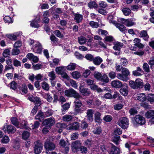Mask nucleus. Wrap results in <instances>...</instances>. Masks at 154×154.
<instances>
[{"label":"nucleus","mask_w":154,"mask_h":154,"mask_svg":"<svg viewBox=\"0 0 154 154\" xmlns=\"http://www.w3.org/2000/svg\"><path fill=\"white\" fill-rule=\"evenodd\" d=\"M131 122L133 126L137 127L139 125H143L145 123V119L143 116L140 115H136L132 119Z\"/></svg>","instance_id":"obj_1"},{"label":"nucleus","mask_w":154,"mask_h":154,"mask_svg":"<svg viewBox=\"0 0 154 154\" xmlns=\"http://www.w3.org/2000/svg\"><path fill=\"white\" fill-rule=\"evenodd\" d=\"M143 81L140 79H137L134 82L130 81L129 82V85L130 87L134 89H137L139 88H142L143 86Z\"/></svg>","instance_id":"obj_2"},{"label":"nucleus","mask_w":154,"mask_h":154,"mask_svg":"<svg viewBox=\"0 0 154 154\" xmlns=\"http://www.w3.org/2000/svg\"><path fill=\"white\" fill-rule=\"evenodd\" d=\"M117 124L124 129H127L129 125V120L126 117H122L119 119Z\"/></svg>","instance_id":"obj_3"},{"label":"nucleus","mask_w":154,"mask_h":154,"mask_svg":"<svg viewBox=\"0 0 154 154\" xmlns=\"http://www.w3.org/2000/svg\"><path fill=\"white\" fill-rule=\"evenodd\" d=\"M64 93L68 97H73L75 98H80L81 97L79 94L72 88L65 90Z\"/></svg>","instance_id":"obj_4"},{"label":"nucleus","mask_w":154,"mask_h":154,"mask_svg":"<svg viewBox=\"0 0 154 154\" xmlns=\"http://www.w3.org/2000/svg\"><path fill=\"white\" fill-rule=\"evenodd\" d=\"M44 147L47 151H52L55 149L56 146L49 139H47L45 143Z\"/></svg>","instance_id":"obj_5"},{"label":"nucleus","mask_w":154,"mask_h":154,"mask_svg":"<svg viewBox=\"0 0 154 154\" xmlns=\"http://www.w3.org/2000/svg\"><path fill=\"white\" fill-rule=\"evenodd\" d=\"M110 146L108 152L109 154H120L122 153L121 149L112 143H110Z\"/></svg>","instance_id":"obj_6"},{"label":"nucleus","mask_w":154,"mask_h":154,"mask_svg":"<svg viewBox=\"0 0 154 154\" xmlns=\"http://www.w3.org/2000/svg\"><path fill=\"white\" fill-rule=\"evenodd\" d=\"M34 152L36 154H39L42 149V144L40 141H37L34 142Z\"/></svg>","instance_id":"obj_7"},{"label":"nucleus","mask_w":154,"mask_h":154,"mask_svg":"<svg viewBox=\"0 0 154 154\" xmlns=\"http://www.w3.org/2000/svg\"><path fill=\"white\" fill-rule=\"evenodd\" d=\"M42 48L41 44L38 42H35V45L33 46L32 49L34 52L40 54L42 51Z\"/></svg>","instance_id":"obj_8"},{"label":"nucleus","mask_w":154,"mask_h":154,"mask_svg":"<svg viewBox=\"0 0 154 154\" xmlns=\"http://www.w3.org/2000/svg\"><path fill=\"white\" fill-rule=\"evenodd\" d=\"M81 145L80 142L79 140H76L72 143L71 147L72 151L74 152H77L79 151Z\"/></svg>","instance_id":"obj_9"},{"label":"nucleus","mask_w":154,"mask_h":154,"mask_svg":"<svg viewBox=\"0 0 154 154\" xmlns=\"http://www.w3.org/2000/svg\"><path fill=\"white\" fill-rule=\"evenodd\" d=\"M55 121L53 118H50L45 120L43 123L44 125L50 127L53 125L55 123Z\"/></svg>","instance_id":"obj_10"},{"label":"nucleus","mask_w":154,"mask_h":154,"mask_svg":"<svg viewBox=\"0 0 154 154\" xmlns=\"http://www.w3.org/2000/svg\"><path fill=\"white\" fill-rule=\"evenodd\" d=\"M2 130L5 132L7 131L8 134L14 133L16 130L15 128L11 125H7L6 127L4 126Z\"/></svg>","instance_id":"obj_11"},{"label":"nucleus","mask_w":154,"mask_h":154,"mask_svg":"<svg viewBox=\"0 0 154 154\" xmlns=\"http://www.w3.org/2000/svg\"><path fill=\"white\" fill-rule=\"evenodd\" d=\"M94 111L92 109H88L86 111V117L89 122H91L93 120Z\"/></svg>","instance_id":"obj_12"},{"label":"nucleus","mask_w":154,"mask_h":154,"mask_svg":"<svg viewBox=\"0 0 154 154\" xmlns=\"http://www.w3.org/2000/svg\"><path fill=\"white\" fill-rule=\"evenodd\" d=\"M79 91L80 94L83 96H88L91 93L89 89L88 88H83L82 86H80L79 87Z\"/></svg>","instance_id":"obj_13"},{"label":"nucleus","mask_w":154,"mask_h":154,"mask_svg":"<svg viewBox=\"0 0 154 154\" xmlns=\"http://www.w3.org/2000/svg\"><path fill=\"white\" fill-rule=\"evenodd\" d=\"M121 21L123 24L128 27L132 26L135 24V23L133 22L131 19H121Z\"/></svg>","instance_id":"obj_14"},{"label":"nucleus","mask_w":154,"mask_h":154,"mask_svg":"<svg viewBox=\"0 0 154 154\" xmlns=\"http://www.w3.org/2000/svg\"><path fill=\"white\" fill-rule=\"evenodd\" d=\"M20 33L19 32H15L13 34H7L5 36L9 39L15 41L17 39V37H18Z\"/></svg>","instance_id":"obj_15"},{"label":"nucleus","mask_w":154,"mask_h":154,"mask_svg":"<svg viewBox=\"0 0 154 154\" xmlns=\"http://www.w3.org/2000/svg\"><path fill=\"white\" fill-rule=\"evenodd\" d=\"M120 93L123 96H126L128 93V86L127 84H124L122 88L120 89Z\"/></svg>","instance_id":"obj_16"},{"label":"nucleus","mask_w":154,"mask_h":154,"mask_svg":"<svg viewBox=\"0 0 154 154\" xmlns=\"http://www.w3.org/2000/svg\"><path fill=\"white\" fill-rule=\"evenodd\" d=\"M112 86L115 88H121L122 86V82L118 80H115L111 82Z\"/></svg>","instance_id":"obj_17"},{"label":"nucleus","mask_w":154,"mask_h":154,"mask_svg":"<svg viewBox=\"0 0 154 154\" xmlns=\"http://www.w3.org/2000/svg\"><path fill=\"white\" fill-rule=\"evenodd\" d=\"M140 37L142 38L144 40L146 41H147L149 38V36L146 30H142L140 32Z\"/></svg>","instance_id":"obj_18"},{"label":"nucleus","mask_w":154,"mask_h":154,"mask_svg":"<svg viewBox=\"0 0 154 154\" xmlns=\"http://www.w3.org/2000/svg\"><path fill=\"white\" fill-rule=\"evenodd\" d=\"M80 126V123L78 122H75L69 127V130H78Z\"/></svg>","instance_id":"obj_19"},{"label":"nucleus","mask_w":154,"mask_h":154,"mask_svg":"<svg viewBox=\"0 0 154 154\" xmlns=\"http://www.w3.org/2000/svg\"><path fill=\"white\" fill-rule=\"evenodd\" d=\"M44 118L45 115L44 113L41 111H40L38 112L35 117L36 119L40 121L43 120Z\"/></svg>","instance_id":"obj_20"},{"label":"nucleus","mask_w":154,"mask_h":154,"mask_svg":"<svg viewBox=\"0 0 154 154\" xmlns=\"http://www.w3.org/2000/svg\"><path fill=\"white\" fill-rule=\"evenodd\" d=\"M114 45L113 47V49L115 50L120 51L123 45V44L119 42H116L114 44Z\"/></svg>","instance_id":"obj_21"},{"label":"nucleus","mask_w":154,"mask_h":154,"mask_svg":"<svg viewBox=\"0 0 154 154\" xmlns=\"http://www.w3.org/2000/svg\"><path fill=\"white\" fill-rule=\"evenodd\" d=\"M140 42V40L138 38H135L133 40V42L135 46L138 48H142L143 47L144 45L141 43Z\"/></svg>","instance_id":"obj_22"},{"label":"nucleus","mask_w":154,"mask_h":154,"mask_svg":"<svg viewBox=\"0 0 154 154\" xmlns=\"http://www.w3.org/2000/svg\"><path fill=\"white\" fill-rule=\"evenodd\" d=\"M103 59L100 57L97 56L94 58L93 62L96 65H99L103 62Z\"/></svg>","instance_id":"obj_23"},{"label":"nucleus","mask_w":154,"mask_h":154,"mask_svg":"<svg viewBox=\"0 0 154 154\" xmlns=\"http://www.w3.org/2000/svg\"><path fill=\"white\" fill-rule=\"evenodd\" d=\"M137 99L139 101H144L146 100V97L145 94L140 93L137 94Z\"/></svg>","instance_id":"obj_24"},{"label":"nucleus","mask_w":154,"mask_h":154,"mask_svg":"<svg viewBox=\"0 0 154 154\" xmlns=\"http://www.w3.org/2000/svg\"><path fill=\"white\" fill-rule=\"evenodd\" d=\"M74 19L77 23L81 22L83 19V16L79 14H76L74 15Z\"/></svg>","instance_id":"obj_25"},{"label":"nucleus","mask_w":154,"mask_h":154,"mask_svg":"<svg viewBox=\"0 0 154 154\" xmlns=\"http://www.w3.org/2000/svg\"><path fill=\"white\" fill-rule=\"evenodd\" d=\"M26 57L28 59H31V58H32V57H34V59H33V60H32V61L35 63L37 62L38 60V57L36 56H35L32 53H28L26 55Z\"/></svg>","instance_id":"obj_26"},{"label":"nucleus","mask_w":154,"mask_h":154,"mask_svg":"<svg viewBox=\"0 0 154 154\" xmlns=\"http://www.w3.org/2000/svg\"><path fill=\"white\" fill-rule=\"evenodd\" d=\"M122 73L128 80V76L130 75V72L127 68H122Z\"/></svg>","instance_id":"obj_27"},{"label":"nucleus","mask_w":154,"mask_h":154,"mask_svg":"<svg viewBox=\"0 0 154 154\" xmlns=\"http://www.w3.org/2000/svg\"><path fill=\"white\" fill-rule=\"evenodd\" d=\"M73 118L72 116L69 115H65L62 117V120L65 122H68L71 121Z\"/></svg>","instance_id":"obj_28"},{"label":"nucleus","mask_w":154,"mask_h":154,"mask_svg":"<svg viewBox=\"0 0 154 154\" xmlns=\"http://www.w3.org/2000/svg\"><path fill=\"white\" fill-rule=\"evenodd\" d=\"M101 114L98 112H96L94 114L95 120L96 122H101V119L100 118Z\"/></svg>","instance_id":"obj_29"},{"label":"nucleus","mask_w":154,"mask_h":154,"mask_svg":"<svg viewBox=\"0 0 154 154\" xmlns=\"http://www.w3.org/2000/svg\"><path fill=\"white\" fill-rule=\"evenodd\" d=\"M70 106V105L68 103H66L62 106V113L64 114L66 113V111L68 110Z\"/></svg>","instance_id":"obj_30"},{"label":"nucleus","mask_w":154,"mask_h":154,"mask_svg":"<svg viewBox=\"0 0 154 154\" xmlns=\"http://www.w3.org/2000/svg\"><path fill=\"white\" fill-rule=\"evenodd\" d=\"M138 144L137 143L133 142L131 141H128L125 143V146L126 148L128 149L129 150H130L131 146L132 145H137Z\"/></svg>","instance_id":"obj_31"},{"label":"nucleus","mask_w":154,"mask_h":154,"mask_svg":"<svg viewBox=\"0 0 154 154\" xmlns=\"http://www.w3.org/2000/svg\"><path fill=\"white\" fill-rule=\"evenodd\" d=\"M71 75L74 79H75L80 78L81 76L80 73L76 71L72 72L71 73Z\"/></svg>","instance_id":"obj_32"},{"label":"nucleus","mask_w":154,"mask_h":154,"mask_svg":"<svg viewBox=\"0 0 154 154\" xmlns=\"http://www.w3.org/2000/svg\"><path fill=\"white\" fill-rule=\"evenodd\" d=\"M116 77L117 78L122 81H127L128 79L125 77L122 73H119L117 75Z\"/></svg>","instance_id":"obj_33"},{"label":"nucleus","mask_w":154,"mask_h":154,"mask_svg":"<svg viewBox=\"0 0 154 154\" xmlns=\"http://www.w3.org/2000/svg\"><path fill=\"white\" fill-rule=\"evenodd\" d=\"M115 26L117 28L122 32L125 31L126 29V27L123 25L119 23H116L115 24Z\"/></svg>","instance_id":"obj_34"},{"label":"nucleus","mask_w":154,"mask_h":154,"mask_svg":"<svg viewBox=\"0 0 154 154\" xmlns=\"http://www.w3.org/2000/svg\"><path fill=\"white\" fill-rule=\"evenodd\" d=\"M154 116V110H151L148 111L145 114L147 118H150Z\"/></svg>","instance_id":"obj_35"},{"label":"nucleus","mask_w":154,"mask_h":154,"mask_svg":"<svg viewBox=\"0 0 154 154\" xmlns=\"http://www.w3.org/2000/svg\"><path fill=\"white\" fill-rule=\"evenodd\" d=\"M42 87V88L46 91H48L49 89V86L48 83L43 82L41 83Z\"/></svg>","instance_id":"obj_36"},{"label":"nucleus","mask_w":154,"mask_h":154,"mask_svg":"<svg viewBox=\"0 0 154 154\" xmlns=\"http://www.w3.org/2000/svg\"><path fill=\"white\" fill-rule=\"evenodd\" d=\"M48 75L49 77L50 80H54L56 78V75L54 71H52L48 73Z\"/></svg>","instance_id":"obj_37"},{"label":"nucleus","mask_w":154,"mask_h":154,"mask_svg":"<svg viewBox=\"0 0 154 154\" xmlns=\"http://www.w3.org/2000/svg\"><path fill=\"white\" fill-rule=\"evenodd\" d=\"M79 98H76L74 102V107H81L82 104L81 101L79 99Z\"/></svg>","instance_id":"obj_38"},{"label":"nucleus","mask_w":154,"mask_h":154,"mask_svg":"<svg viewBox=\"0 0 154 154\" xmlns=\"http://www.w3.org/2000/svg\"><path fill=\"white\" fill-rule=\"evenodd\" d=\"M76 64L74 63H70L69 65L66 66V69L69 70H73L76 67Z\"/></svg>","instance_id":"obj_39"},{"label":"nucleus","mask_w":154,"mask_h":154,"mask_svg":"<svg viewBox=\"0 0 154 154\" xmlns=\"http://www.w3.org/2000/svg\"><path fill=\"white\" fill-rule=\"evenodd\" d=\"M74 114L75 115L81 113L83 112V110H82L81 107H74Z\"/></svg>","instance_id":"obj_40"},{"label":"nucleus","mask_w":154,"mask_h":154,"mask_svg":"<svg viewBox=\"0 0 154 154\" xmlns=\"http://www.w3.org/2000/svg\"><path fill=\"white\" fill-rule=\"evenodd\" d=\"M122 11L125 16H128L131 13V10L128 8H123L122 9Z\"/></svg>","instance_id":"obj_41"},{"label":"nucleus","mask_w":154,"mask_h":154,"mask_svg":"<svg viewBox=\"0 0 154 154\" xmlns=\"http://www.w3.org/2000/svg\"><path fill=\"white\" fill-rule=\"evenodd\" d=\"M147 97L148 100L150 103H152L154 102V94H148L147 96Z\"/></svg>","instance_id":"obj_42"},{"label":"nucleus","mask_w":154,"mask_h":154,"mask_svg":"<svg viewBox=\"0 0 154 154\" xmlns=\"http://www.w3.org/2000/svg\"><path fill=\"white\" fill-rule=\"evenodd\" d=\"M27 122L25 121H23L20 123L19 125L17 127L21 128L27 129Z\"/></svg>","instance_id":"obj_43"},{"label":"nucleus","mask_w":154,"mask_h":154,"mask_svg":"<svg viewBox=\"0 0 154 154\" xmlns=\"http://www.w3.org/2000/svg\"><path fill=\"white\" fill-rule=\"evenodd\" d=\"M78 40L79 43L80 45H83L86 43V39L85 37L81 36L78 38Z\"/></svg>","instance_id":"obj_44"},{"label":"nucleus","mask_w":154,"mask_h":154,"mask_svg":"<svg viewBox=\"0 0 154 154\" xmlns=\"http://www.w3.org/2000/svg\"><path fill=\"white\" fill-rule=\"evenodd\" d=\"M10 141L9 137L7 136H4L1 139V142L2 143L6 144Z\"/></svg>","instance_id":"obj_45"},{"label":"nucleus","mask_w":154,"mask_h":154,"mask_svg":"<svg viewBox=\"0 0 154 154\" xmlns=\"http://www.w3.org/2000/svg\"><path fill=\"white\" fill-rule=\"evenodd\" d=\"M100 81L105 83H107L109 82V79L107 75L106 74H104L102 76Z\"/></svg>","instance_id":"obj_46"},{"label":"nucleus","mask_w":154,"mask_h":154,"mask_svg":"<svg viewBox=\"0 0 154 154\" xmlns=\"http://www.w3.org/2000/svg\"><path fill=\"white\" fill-rule=\"evenodd\" d=\"M64 67L63 66H59L56 68L55 71L56 72L59 74H60L64 71Z\"/></svg>","instance_id":"obj_47"},{"label":"nucleus","mask_w":154,"mask_h":154,"mask_svg":"<svg viewBox=\"0 0 154 154\" xmlns=\"http://www.w3.org/2000/svg\"><path fill=\"white\" fill-rule=\"evenodd\" d=\"M88 6L90 8H96L97 7V5L95 2L94 1H92L89 2L88 4Z\"/></svg>","instance_id":"obj_48"},{"label":"nucleus","mask_w":154,"mask_h":154,"mask_svg":"<svg viewBox=\"0 0 154 154\" xmlns=\"http://www.w3.org/2000/svg\"><path fill=\"white\" fill-rule=\"evenodd\" d=\"M12 124L15 126L17 127L19 125V122L17 119L14 117H12L11 119Z\"/></svg>","instance_id":"obj_49"},{"label":"nucleus","mask_w":154,"mask_h":154,"mask_svg":"<svg viewBox=\"0 0 154 154\" xmlns=\"http://www.w3.org/2000/svg\"><path fill=\"white\" fill-rule=\"evenodd\" d=\"M105 42H111L114 40L113 37L111 35L106 36L104 39Z\"/></svg>","instance_id":"obj_50"},{"label":"nucleus","mask_w":154,"mask_h":154,"mask_svg":"<svg viewBox=\"0 0 154 154\" xmlns=\"http://www.w3.org/2000/svg\"><path fill=\"white\" fill-rule=\"evenodd\" d=\"M102 132V130L100 127H97L95 128L93 131L94 134H95L99 135Z\"/></svg>","instance_id":"obj_51"},{"label":"nucleus","mask_w":154,"mask_h":154,"mask_svg":"<svg viewBox=\"0 0 154 154\" xmlns=\"http://www.w3.org/2000/svg\"><path fill=\"white\" fill-rule=\"evenodd\" d=\"M122 133V130L119 128H117L114 131V134L117 136L121 134Z\"/></svg>","instance_id":"obj_52"},{"label":"nucleus","mask_w":154,"mask_h":154,"mask_svg":"<svg viewBox=\"0 0 154 154\" xmlns=\"http://www.w3.org/2000/svg\"><path fill=\"white\" fill-rule=\"evenodd\" d=\"M22 45V42L21 41L18 40L15 42L14 45V48H20Z\"/></svg>","instance_id":"obj_53"},{"label":"nucleus","mask_w":154,"mask_h":154,"mask_svg":"<svg viewBox=\"0 0 154 154\" xmlns=\"http://www.w3.org/2000/svg\"><path fill=\"white\" fill-rule=\"evenodd\" d=\"M11 89L15 90L17 88V83L15 81H12L9 84Z\"/></svg>","instance_id":"obj_54"},{"label":"nucleus","mask_w":154,"mask_h":154,"mask_svg":"<svg viewBox=\"0 0 154 154\" xmlns=\"http://www.w3.org/2000/svg\"><path fill=\"white\" fill-rule=\"evenodd\" d=\"M120 62L121 65L123 66L126 65L128 63L127 59L124 57L120 59Z\"/></svg>","instance_id":"obj_55"},{"label":"nucleus","mask_w":154,"mask_h":154,"mask_svg":"<svg viewBox=\"0 0 154 154\" xmlns=\"http://www.w3.org/2000/svg\"><path fill=\"white\" fill-rule=\"evenodd\" d=\"M13 63L14 65L16 67L20 66L21 63L20 62L16 59H14L13 60Z\"/></svg>","instance_id":"obj_56"},{"label":"nucleus","mask_w":154,"mask_h":154,"mask_svg":"<svg viewBox=\"0 0 154 154\" xmlns=\"http://www.w3.org/2000/svg\"><path fill=\"white\" fill-rule=\"evenodd\" d=\"M114 16L112 15H109L108 17V20L110 23L115 24L116 23V22L114 20Z\"/></svg>","instance_id":"obj_57"},{"label":"nucleus","mask_w":154,"mask_h":154,"mask_svg":"<svg viewBox=\"0 0 154 154\" xmlns=\"http://www.w3.org/2000/svg\"><path fill=\"white\" fill-rule=\"evenodd\" d=\"M120 140V136L115 137L112 140V141L117 145H119Z\"/></svg>","instance_id":"obj_58"},{"label":"nucleus","mask_w":154,"mask_h":154,"mask_svg":"<svg viewBox=\"0 0 154 154\" xmlns=\"http://www.w3.org/2000/svg\"><path fill=\"white\" fill-rule=\"evenodd\" d=\"M29 135V133L28 132L25 131L22 134V137L23 139L26 140L28 138Z\"/></svg>","instance_id":"obj_59"},{"label":"nucleus","mask_w":154,"mask_h":154,"mask_svg":"<svg viewBox=\"0 0 154 154\" xmlns=\"http://www.w3.org/2000/svg\"><path fill=\"white\" fill-rule=\"evenodd\" d=\"M90 88L94 90H97L98 92H101L102 91L101 89L99 88L96 85L93 84V85L90 86Z\"/></svg>","instance_id":"obj_60"},{"label":"nucleus","mask_w":154,"mask_h":154,"mask_svg":"<svg viewBox=\"0 0 154 154\" xmlns=\"http://www.w3.org/2000/svg\"><path fill=\"white\" fill-rule=\"evenodd\" d=\"M30 26L32 27L37 28L39 26L37 21L33 20L31 22Z\"/></svg>","instance_id":"obj_61"},{"label":"nucleus","mask_w":154,"mask_h":154,"mask_svg":"<svg viewBox=\"0 0 154 154\" xmlns=\"http://www.w3.org/2000/svg\"><path fill=\"white\" fill-rule=\"evenodd\" d=\"M69 82L70 83L71 86L73 88L77 89L78 88L77 84L75 81L72 79H70Z\"/></svg>","instance_id":"obj_62"},{"label":"nucleus","mask_w":154,"mask_h":154,"mask_svg":"<svg viewBox=\"0 0 154 154\" xmlns=\"http://www.w3.org/2000/svg\"><path fill=\"white\" fill-rule=\"evenodd\" d=\"M20 50L19 49L14 48L12 50V54L13 55H16L20 53Z\"/></svg>","instance_id":"obj_63"},{"label":"nucleus","mask_w":154,"mask_h":154,"mask_svg":"<svg viewBox=\"0 0 154 154\" xmlns=\"http://www.w3.org/2000/svg\"><path fill=\"white\" fill-rule=\"evenodd\" d=\"M33 102L35 104L37 105L38 106H39L41 104V100L40 98L37 97H35Z\"/></svg>","instance_id":"obj_64"}]
</instances>
